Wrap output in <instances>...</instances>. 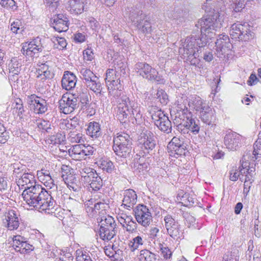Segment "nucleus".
I'll list each match as a JSON object with an SVG mask.
<instances>
[{"label": "nucleus", "instance_id": "obj_1", "mask_svg": "<svg viewBox=\"0 0 261 261\" xmlns=\"http://www.w3.org/2000/svg\"><path fill=\"white\" fill-rule=\"evenodd\" d=\"M214 18L203 17L195 24L190 37L185 40L183 47L179 48V53L183 59L190 62L192 65L196 66L199 62V51L201 53L215 34Z\"/></svg>", "mask_w": 261, "mask_h": 261}, {"label": "nucleus", "instance_id": "obj_2", "mask_svg": "<svg viewBox=\"0 0 261 261\" xmlns=\"http://www.w3.org/2000/svg\"><path fill=\"white\" fill-rule=\"evenodd\" d=\"M55 201L47 191L41 185H34V210L38 212H47L54 208Z\"/></svg>", "mask_w": 261, "mask_h": 261}, {"label": "nucleus", "instance_id": "obj_3", "mask_svg": "<svg viewBox=\"0 0 261 261\" xmlns=\"http://www.w3.org/2000/svg\"><path fill=\"white\" fill-rule=\"evenodd\" d=\"M128 18L132 24L142 33L146 35L151 34L153 30L150 22V17L139 8H131Z\"/></svg>", "mask_w": 261, "mask_h": 261}, {"label": "nucleus", "instance_id": "obj_4", "mask_svg": "<svg viewBox=\"0 0 261 261\" xmlns=\"http://www.w3.org/2000/svg\"><path fill=\"white\" fill-rule=\"evenodd\" d=\"M156 145V138L149 130H143L137 141L138 152L141 154L152 155Z\"/></svg>", "mask_w": 261, "mask_h": 261}, {"label": "nucleus", "instance_id": "obj_5", "mask_svg": "<svg viewBox=\"0 0 261 261\" xmlns=\"http://www.w3.org/2000/svg\"><path fill=\"white\" fill-rule=\"evenodd\" d=\"M113 150L115 154L121 158H127L130 156L132 151V139L126 133L118 134L113 138Z\"/></svg>", "mask_w": 261, "mask_h": 261}, {"label": "nucleus", "instance_id": "obj_6", "mask_svg": "<svg viewBox=\"0 0 261 261\" xmlns=\"http://www.w3.org/2000/svg\"><path fill=\"white\" fill-rule=\"evenodd\" d=\"M229 34L232 39L242 41H248L254 37V33L248 22L233 23L230 27Z\"/></svg>", "mask_w": 261, "mask_h": 261}, {"label": "nucleus", "instance_id": "obj_7", "mask_svg": "<svg viewBox=\"0 0 261 261\" xmlns=\"http://www.w3.org/2000/svg\"><path fill=\"white\" fill-rule=\"evenodd\" d=\"M229 34L232 39L242 41H248L254 37V33L248 22L233 23L230 27Z\"/></svg>", "mask_w": 261, "mask_h": 261}, {"label": "nucleus", "instance_id": "obj_8", "mask_svg": "<svg viewBox=\"0 0 261 261\" xmlns=\"http://www.w3.org/2000/svg\"><path fill=\"white\" fill-rule=\"evenodd\" d=\"M151 118L157 127L162 132L169 134L172 131V124L167 115L156 107H151L149 110Z\"/></svg>", "mask_w": 261, "mask_h": 261}, {"label": "nucleus", "instance_id": "obj_9", "mask_svg": "<svg viewBox=\"0 0 261 261\" xmlns=\"http://www.w3.org/2000/svg\"><path fill=\"white\" fill-rule=\"evenodd\" d=\"M80 77L84 83L95 93L101 94L102 88L99 78L90 69L82 67L80 71Z\"/></svg>", "mask_w": 261, "mask_h": 261}, {"label": "nucleus", "instance_id": "obj_10", "mask_svg": "<svg viewBox=\"0 0 261 261\" xmlns=\"http://www.w3.org/2000/svg\"><path fill=\"white\" fill-rule=\"evenodd\" d=\"M134 216L138 223L144 227L149 226L152 221V216L148 208L143 204H139L134 210Z\"/></svg>", "mask_w": 261, "mask_h": 261}, {"label": "nucleus", "instance_id": "obj_11", "mask_svg": "<svg viewBox=\"0 0 261 261\" xmlns=\"http://www.w3.org/2000/svg\"><path fill=\"white\" fill-rule=\"evenodd\" d=\"M65 9L71 14L78 16L88 11L87 0H64Z\"/></svg>", "mask_w": 261, "mask_h": 261}, {"label": "nucleus", "instance_id": "obj_12", "mask_svg": "<svg viewBox=\"0 0 261 261\" xmlns=\"http://www.w3.org/2000/svg\"><path fill=\"white\" fill-rule=\"evenodd\" d=\"M129 102V98L126 96L121 97V102L117 107L116 117L122 124L125 125L129 121V115L130 114L128 103Z\"/></svg>", "mask_w": 261, "mask_h": 261}, {"label": "nucleus", "instance_id": "obj_13", "mask_svg": "<svg viewBox=\"0 0 261 261\" xmlns=\"http://www.w3.org/2000/svg\"><path fill=\"white\" fill-rule=\"evenodd\" d=\"M165 227L168 234L173 239L177 240L182 237V231L180 226L177 221L173 218L172 216L168 215L164 217Z\"/></svg>", "mask_w": 261, "mask_h": 261}, {"label": "nucleus", "instance_id": "obj_14", "mask_svg": "<svg viewBox=\"0 0 261 261\" xmlns=\"http://www.w3.org/2000/svg\"><path fill=\"white\" fill-rule=\"evenodd\" d=\"M242 137L236 132H227L224 137V144L229 150L236 151L242 145Z\"/></svg>", "mask_w": 261, "mask_h": 261}, {"label": "nucleus", "instance_id": "obj_15", "mask_svg": "<svg viewBox=\"0 0 261 261\" xmlns=\"http://www.w3.org/2000/svg\"><path fill=\"white\" fill-rule=\"evenodd\" d=\"M19 214L17 211L10 210L6 212L3 219L4 226L9 230L17 229L19 226Z\"/></svg>", "mask_w": 261, "mask_h": 261}, {"label": "nucleus", "instance_id": "obj_16", "mask_svg": "<svg viewBox=\"0 0 261 261\" xmlns=\"http://www.w3.org/2000/svg\"><path fill=\"white\" fill-rule=\"evenodd\" d=\"M73 96L72 94L68 96L64 94L59 101V108L62 113L65 114H70L79 108L76 99H74Z\"/></svg>", "mask_w": 261, "mask_h": 261}, {"label": "nucleus", "instance_id": "obj_17", "mask_svg": "<svg viewBox=\"0 0 261 261\" xmlns=\"http://www.w3.org/2000/svg\"><path fill=\"white\" fill-rule=\"evenodd\" d=\"M168 149L169 151L174 153L173 156L176 158L179 156L186 154V145L184 143L182 138H178L174 137L170 142L168 143Z\"/></svg>", "mask_w": 261, "mask_h": 261}, {"label": "nucleus", "instance_id": "obj_18", "mask_svg": "<svg viewBox=\"0 0 261 261\" xmlns=\"http://www.w3.org/2000/svg\"><path fill=\"white\" fill-rule=\"evenodd\" d=\"M73 97L76 99V102L78 104V107L85 109L87 108L89 103V93L87 88L85 87H77L75 92L72 94Z\"/></svg>", "mask_w": 261, "mask_h": 261}, {"label": "nucleus", "instance_id": "obj_19", "mask_svg": "<svg viewBox=\"0 0 261 261\" xmlns=\"http://www.w3.org/2000/svg\"><path fill=\"white\" fill-rule=\"evenodd\" d=\"M199 118L201 121L208 125L211 128H214L216 126V115L215 110L211 108L209 106L206 107V108L200 112L199 114Z\"/></svg>", "mask_w": 261, "mask_h": 261}, {"label": "nucleus", "instance_id": "obj_20", "mask_svg": "<svg viewBox=\"0 0 261 261\" xmlns=\"http://www.w3.org/2000/svg\"><path fill=\"white\" fill-rule=\"evenodd\" d=\"M136 156L137 162L134 164L135 171L139 173L147 171L151 162L152 155L148 156L137 152Z\"/></svg>", "mask_w": 261, "mask_h": 261}, {"label": "nucleus", "instance_id": "obj_21", "mask_svg": "<svg viewBox=\"0 0 261 261\" xmlns=\"http://www.w3.org/2000/svg\"><path fill=\"white\" fill-rule=\"evenodd\" d=\"M137 201L136 192L132 189H128L123 193V199L121 206L127 210H130L134 207Z\"/></svg>", "mask_w": 261, "mask_h": 261}, {"label": "nucleus", "instance_id": "obj_22", "mask_svg": "<svg viewBox=\"0 0 261 261\" xmlns=\"http://www.w3.org/2000/svg\"><path fill=\"white\" fill-rule=\"evenodd\" d=\"M77 82L75 75L70 71H65L61 80L62 87L66 90L69 91L75 88Z\"/></svg>", "mask_w": 261, "mask_h": 261}, {"label": "nucleus", "instance_id": "obj_23", "mask_svg": "<svg viewBox=\"0 0 261 261\" xmlns=\"http://www.w3.org/2000/svg\"><path fill=\"white\" fill-rule=\"evenodd\" d=\"M215 44L217 51L222 54L225 53L226 50H231L232 47L229 37L225 34L219 35Z\"/></svg>", "mask_w": 261, "mask_h": 261}, {"label": "nucleus", "instance_id": "obj_24", "mask_svg": "<svg viewBox=\"0 0 261 261\" xmlns=\"http://www.w3.org/2000/svg\"><path fill=\"white\" fill-rule=\"evenodd\" d=\"M68 19L62 14H59L52 23L53 28L57 32H66L68 29Z\"/></svg>", "mask_w": 261, "mask_h": 261}, {"label": "nucleus", "instance_id": "obj_25", "mask_svg": "<svg viewBox=\"0 0 261 261\" xmlns=\"http://www.w3.org/2000/svg\"><path fill=\"white\" fill-rule=\"evenodd\" d=\"M188 106L197 113L200 114V112H202V110L203 111L208 105L201 97L195 95L190 99Z\"/></svg>", "mask_w": 261, "mask_h": 261}, {"label": "nucleus", "instance_id": "obj_26", "mask_svg": "<svg viewBox=\"0 0 261 261\" xmlns=\"http://www.w3.org/2000/svg\"><path fill=\"white\" fill-rule=\"evenodd\" d=\"M47 110V106L46 100L34 94V113L36 114H43Z\"/></svg>", "mask_w": 261, "mask_h": 261}, {"label": "nucleus", "instance_id": "obj_27", "mask_svg": "<svg viewBox=\"0 0 261 261\" xmlns=\"http://www.w3.org/2000/svg\"><path fill=\"white\" fill-rule=\"evenodd\" d=\"M118 67H115V69H108L106 73L105 81L107 84L110 81H112L113 76H115V78L118 77L119 75V71L122 73L123 74L125 73V66L123 62H121L118 65Z\"/></svg>", "mask_w": 261, "mask_h": 261}, {"label": "nucleus", "instance_id": "obj_28", "mask_svg": "<svg viewBox=\"0 0 261 261\" xmlns=\"http://www.w3.org/2000/svg\"><path fill=\"white\" fill-rule=\"evenodd\" d=\"M64 181L67 187L75 192H79L81 190V184L80 179L75 175H69L64 178Z\"/></svg>", "mask_w": 261, "mask_h": 261}, {"label": "nucleus", "instance_id": "obj_29", "mask_svg": "<svg viewBox=\"0 0 261 261\" xmlns=\"http://www.w3.org/2000/svg\"><path fill=\"white\" fill-rule=\"evenodd\" d=\"M111 227H105L100 226L99 230V235L100 238L102 240L110 241L112 239L116 234V226L113 227V225Z\"/></svg>", "mask_w": 261, "mask_h": 261}, {"label": "nucleus", "instance_id": "obj_30", "mask_svg": "<svg viewBox=\"0 0 261 261\" xmlns=\"http://www.w3.org/2000/svg\"><path fill=\"white\" fill-rule=\"evenodd\" d=\"M23 201L22 206L27 210H32L33 206V188L28 187L22 194Z\"/></svg>", "mask_w": 261, "mask_h": 261}, {"label": "nucleus", "instance_id": "obj_31", "mask_svg": "<svg viewBox=\"0 0 261 261\" xmlns=\"http://www.w3.org/2000/svg\"><path fill=\"white\" fill-rule=\"evenodd\" d=\"M185 13V12L181 9L175 8L174 11L168 10L167 15L169 19L178 24L184 20Z\"/></svg>", "mask_w": 261, "mask_h": 261}, {"label": "nucleus", "instance_id": "obj_32", "mask_svg": "<svg viewBox=\"0 0 261 261\" xmlns=\"http://www.w3.org/2000/svg\"><path fill=\"white\" fill-rule=\"evenodd\" d=\"M87 134L92 138L96 139L101 135L100 125L98 122L92 121L89 123L86 129Z\"/></svg>", "mask_w": 261, "mask_h": 261}, {"label": "nucleus", "instance_id": "obj_33", "mask_svg": "<svg viewBox=\"0 0 261 261\" xmlns=\"http://www.w3.org/2000/svg\"><path fill=\"white\" fill-rule=\"evenodd\" d=\"M177 113L180 119L183 123L193 117V114L188 108L184 103L178 104L177 107Z\"/></svg>", "mask_w": 261, "mask_h": 261}, {"label": "nucleus", "instance_id": "obj_34", "mask_svg": "<svg viewBox=\"0 0 261 261\" xmlns=\"http://www.w3.org/2000/svg\"><path fill=\"white\" fill-rule=\"evenodd\" d=\"M37 66L36 71L34 74L37 79L40 77L41 80H45L49 77L50 72L48 70V66L45 63H40H40L38 62Z\"/></svg>", "mask_w": 261, "mask_h": 261}, {"label": "nucleus", "instance_id": "obj_35", "mask_svg": "<svg viewBox=\"0 0 261 261\" xmlns=\"http://www.w3.org/2000/svg\"><path fill=\"white\" fill-rule=\"evenodd\" d=\"M186 127H188L189 130L191 131L193 134L196 135L199 133L200 130V122L199 120L193 117L190 118L184 122Z\"/></svg>", "mask_w": 261, "mask_h": 261}, {"label": "nucleus", "instance_id": "obj_36", "mask_svg": "<svg viewBox=\"0 0 261 261\" xmlns=\"http://www.w3.org/2000/svg\"><path fill=\"white\" fill-rule=\"evenodd\" d=\"M128 107L130 110V115H132L136 121L140 120L142 118L141 114L140 107L137 102L129 99V102L128 103Z\"/></svg>", "mask_w": 261, "mask_h": 261}, {"label": "nucleus", "instance_id": "obj_37", "mask_svg": "<svg viewBox=\"0 0 261 261\" xmlns=\"http://www.w3.org/2000/svg\"><path fill=\"white\" fill-rule=\"evenodd\" d=\"M103 186V181L100 176L97 174L93 179L89 181L88 189L89 191H97Z\"/></svg>", "mask_w": 261, "mask_h": 261}, {"label": "nucleus", "instance_id": "obj_38", "mask_svg": "<svg viewBox=\"0 0 261 261\" xmlns=\"http://www.w3.org/2000/svg\"><path fill=\"white\" fill-rule=\"evenodd\" d=\"M36 125L35 129H37L38 131L42 132L50 133L52 128L50 127V124L49 122L44 120H36V122H34V127Z\"/></svg>", "mask_w": 261, "mask_h": 261}, {"label": "nucleus", "instance_id": "obj_39", "mask_svg": "<svg viewBox=\"0 0 261 261\" xmlns=\"http://www.w3.org/2000/svg\"><path fill=\"white\" fill-rule=\"evenodd\" d=\"M82 144L73 145L69 150L70 156L72 159L76 160H81L82 159V153L83 151Z\"/></svg>", "mask_w": 261, "mask_h": 261}, {"label": "nucleus", "instance_id": "obj_40", "mask_svg": "<svg viewBox=\"0 0 261 261\" xmlns=\"http://www.w3.org/2000/svg\"><path fill=\"white\" fill-rule=\"evenodd\" d=\"M106 205L107 204L105 202L101 201L100 199V195H97L96 198V202L94 203L92 213L94 214L98 212L99 214L104 215L106 213Z\"/></svg>", "mask_w": 261, "mask_h": 261}, {"label": "nucleus", "instance_id": "obj_41", "mask_svg": "<svg viewBox=\"0 0 261 261\" xmlns=\"http://www.w3.org/2000/svg\"><path fill=\"white\" fill-rule=\"evenodd\" d=\"M139 261H156V255L147 249L140 251L139 255Z\"/></svg>", "mask_w": 261, "mask_h": 261}, {"label": "nucleus", "instance_id": "obj_42", "mask_svg": "<svg viewBox=\"0 0 261 261\" xmlns=\"http://www.w3.org/2000/svg\"><path fill=\"white\" fill-rule=\"evenodd\" d=\"M99 167L103 171L108 173H112L114 169L113 163L108 159L100 161Z\"/></svg>", "mask_w": 261, "mask_h": 261}, {"label": "nucleus", "instance_id": "obj_43", "mask_svg": "<svg viewBox=\"0 0 261 261\" xmlns=\"http://www.w3.org/2000/svg\"><path fill=\"white\" fill-rule=\"evenodd\" d=\"M97 219L98 220H100V222L101 223L100 226L108 227H111V225H113V227L116 226V223L114 219L109 215L102 216H100Z\"/></svg>", "mask_w": 261, "mask_h": 261}, {"label": "nucleus", "instance_id": "obj_44", "mask_svg": "<svg viewBox=\"0 0 261 261\" xmlns=\"http://www.w3.org/2000/svg\"><path fill=\"white\" fill-rule=\"evenodd\" d=\"M177 198L181 200V202L185 206H193L195 202L194 198L190 196L188 193H185L181 196L180 193H178Z\"/></svg>", "mask_w": 261, "mask_h": 261}, {"label": "nucleus", "instance_id": "obj_45", "mask_svg": "<svg viewBox=\"0 0 261 261\" xmlns=\"http://www.w3.org/2000/svg\"><path fill=\"white\" fill-rule=\"evenodd\" d=\"M120 75H119L117 80H113L112 81H110L108 83V84H107L108 90H109L110 94H112L111 92H113L114 90H116V92H117L118 90H121V85L120 84Z\"/></svg>", "mask_w": 261, "mask_h": 261}, {"label": "nucleus", "instance_id": "obj_46", "mask_svg": "<svg viewBox=\"0 0 261 261\" xmlns=\"http://www.w3.org/2000/svg\"><path fill=\"white\" fill-rule=\"evenodd\" d=\"M150 65L145 62H138L135 65V69L138 74L143 77L148 72Z\"/></svg>", "mask_w": 261, "mask_h": 261}, {"label": "nucleus", "instance_id": "obj_47", "mask_svg": "<svg viewBox=\"0 0 261 261\" xmlns=\"http://www.w3.org/2000/svg\"><path fill=\"white\" fill-rule=\"evenodd\" d=\"M26 242L22 240L20 236H15L13 238V247L16 251H20L22 247H26Z\"/></svg>", "mask_w": 261, "mask_h": 261}, {"label": "nucleus", "instance_id": "obj_48", "mask_svg": "<svg viewBox=\"0 0 261 261\" xmlns=\"http://www.w3.org/2000/svg\"><path fill=\"white\" fill-rule=\"evenodd\" d=\"M9 72L14 75L18 74L20 71V66L16 58L11 59L8 64Z\"/></svg>", "mask_w": 261, "mask_h": 261}, {"label": "nucleus", "instance_id": "obj_49", "mask_svg": "<svg viewBox=\"0 0 261 261\" xmlns=\"http://www.w3.org/2000/svg\"><path fill=\"white\" fill-rule=\"evenodd\" d=\"M156 98L163 106H166L169 102L168 95L162 89H159L156 93Z\"/></svg>", "mask_w": 261, "mask_h": 261}, {"label": "nucleus", "instance_id": "obj_50", "mask_svg": "<svg viewBox=\"0 0 261 261\" xmlns=\"http://www.w3.org/2000/svg\"><path fill=\"white\" fill-rule=\"evenodd\" d=\"M143 244V241L141 237L138 236L134 238L129 242V247L132 251H135L138 249L140 246H142Z\"/></svg>", "mask_w": 261, "mask_h": 261}, {"label": "nucleus", "instance_id": "obj_51", "mask_svg": "<svg viewBox=\"0 0 261 261\" xmlns=\"http://www.w3.org/2000/svg\"><path fill=\"white\" fill-rule=\"evenodd\" d=\"M246 0H231V6L236 12H241L244 8Z\"/></svg>", "mask_w": 261, "mask_h": 261}, {"label": "nucleus", "instance_id": "obj_52", "mask_svg": "<svg viewBox=\"0 0 261 261\" xmlns=\"http://www.w3.org/2000/svg\"><path fill=\"white\" fill-rule=\"evenodd\" d=\"M159 249L161 252V255L164 258V259H168L171 257L172 255V252L166 244L164 243H160L159 244Z\"/></svg>", "mask_w": 261, "mask_h": 261}, {"label": "nucleus", "instance_id": "obj_53", "mask_svg": "<svg viewBox=\"0 0 261 261\" xmlns=\"http://www.w3.org/2000/svg\"><path fill=\"white\" fill-rule=\"evenodd\" d=\"M34 245H35L37 248L42 247V242H44V235L38 230L34 229Z\"/></svg>", "mask_w": 261, "mask_h": 261}, {"label": "nucleus", "instance_id": "obj_54", "mask_svg": "<svg viewBox=\"0 0 261 261\" xmlns=\"http://www.w3.org/2000/svg\"><path fill=\"white\" fill-rule=\"evenodd\" d=\"M33 44L30 42V43L25 42L22 44L21 51L22 54L28 58L33 57Z\"/></svg>", "mask_w": 261, "mask_h": 261}, {"label": "nucleus", "instance_id": "obj_55", "mask_svg": "<svg viewBox=\"0 0 261 261\" xmlns=\"http://www.w3.org/2000/svg\"><path fill=\"white\" fill-rule=\"evenodd\" d=\"M85 173L86 175L83 174V172H81L82 178H84L85 181L89 183V181L93 179L95 176L97 174L95 170L91 168H85Z\"/></svg>", "mask_w": 261, "mask_h": 261}, {"label": "nucleus", "instance_id": "obj_56", "mask_svg": "<svg viewBox=\"0 0 261 261\" xmlns=\"http://www.w3.org/2000/svg\"><path fill=\"white\" fill-rule=\"evenodd\" d=\"M34 46H35L34 47V58H37L38 56H35V54L42 52L44 48L42 41L39 37L34 38Z\"/></svg>", "mask_w": 261, "mask_h": 261}, {"label": "nucleus", "instance_id": "obj_57", "mask_svg": "<svg viewBox=\"0 0 261 261\" xmlns=\"http://www.w3.org/2000/svg\"><path fill=\"white\" fill-rule=\"evenodd\" d=\"M69 140L71 143H81L84 142L83 134L82 133H76L75 132L69 134Z\"/></svg>", "mask_w": 261, "mask_h": 261}, {"label": "nucleus", "instance_id": "obj_58", "mask_svg": "<svg viewBox=\"0 0 261 261\" xmlns=\"http://www.w3.org/2000/svg\"><path fill=\"white\" fill-rule=\"evenodd\" d=\"M0 5L4 8L16 10L17 6L14 0H0Z\"/></svg>", "mask_w": 261, "mask_h": 261}, {"label": "nucleus", "instance_id": "obj_59", "mask_svg": "<svg viewBox=\"0 0 261 261\" xmlns=\"http://www.w3.org/2000/svg\"><path fill=\"white\" fill-rule=\"evenodd\" d=\"M8 133L7 132L3 124L0 123V143H4L9 139Z\"/></svg>", "mask_w": 261, "mask_h": 261}, {"label": "nucleus", "instance_id": "obj_60", "mask_svg": "<svg viewBox=\"0 0 261 261\" xmlns=\"http://www.w3.org/2000/svg\"><path fill=\"white\" fill-rule=\"evenodd\" d=\"M97 195L92 196L89 200L86 201L84 203L85 209L87 213H92V209L94 206V203L96 202Z\"/></svg>", "mask_w": 261, "mask_h": 261}, {"label": "nucleus", "instance_id": "obj_61", "mask_svg": "<svg viewBox=\"0 0 261 261\" xmlns=\"http://www.w3.org/2000/svg\"><path fill=\"white\" fill-rule=\"evenodd\" d=\"M57 42V44H55V45H57L55 47L60 49L62 50L66 47L67 43L65 38L62 37H56L55 38V40L54 42Z\"/></svg>", "mask_w": 261, "mask_h": 261}, {"label": "nucleus", "instance_id": "obj_62", "mask_svg": "<svg viewBox=\"0 0 261 261\" xmlns=\"http://www.w3.org/2000/svg\"><path fill=\"white\" fill-rule=\"evenodd\" d=\"M12 106L13 107V112L17 113L18 115L22 114L23 109L20 99L16 100L15 102L13 103Z\"/></svg>", "mask_w": 261, "mask_h": 261}, {"label": "nucleus", "instance_id": "obj_63", "mask_svg": "<svg viewBox=\"0 0 261 261\" xmlns=\"http://www.w3.org/2000/svg\"><path fill=\"white\" fill-rule=\"evenodd\" d=\"M22 25V23L20 20L16 19L11 23L10 30L11 31L15 34L18 33V31L20 30V27Z\"/></svg>", "mask_w": 261, "mask_h": 261}, {"label": "nucleus", "instance_id": "obj_64", "mask_svg": "<svg viewBox=\"0 0 261 261\" xmlns=\"http://www.w3.org/2000/svg\"><path fill=\"white\" fill-rule=\"evenodd\" d=\"M83 151L82 153V159H84L86 156H89L93 154L94 152V148L90 145L85 146L83 144L82 146Z\"/></svg>", "mask_w": 261, "mask_h": 261}]
</instances>
